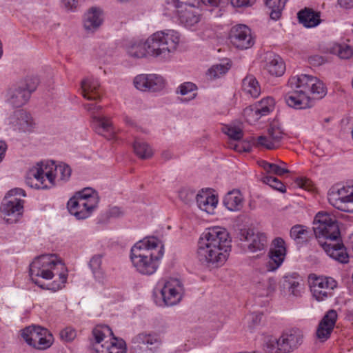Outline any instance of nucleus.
<instances>
[{
	"instance_id": "f257e3e1",
	"label": "nucleus",
	"mask_w": 353,
	"mask_h": 353,
	"mask_svg": "<svg viewBox=\"0 0 353 353\" xmlns=\"http://www.w3.org/2000/svg\"><path fill=\"white\" fill-rule=\"evenodd\" d=\"M231 250L229 232L224 228L214 226L206 228L201 234L196 254L203 265L217 268L225 264Z\"/></svg>"
},
{
	"instance_id": "f03ea898",
	"label": "nucleus",
	"mask_w": 353,
	"mask_h": 353,
	"mask_svg": "<svg viewBox=\"0 0 353 353\" xmlns=\"http://www.w3.org/2000/svg\"><path fill=\"white\" fill-rule=\"evenodd\" d=\"M65 265L54 254L37 256L30 265V276L33 283L42 289L58 291L67 281Z\"/></svg>"
},
{
	"instance_id": "7ed1b4c3",
	"label": "nucleus",
	"mask_w": 353,
	"mask_h": 353,
	"mask_svg": "<svg viewBox=\"0 0 353 353\" xmlns=\"http://www.w3.org/2000/svg\"><path fill=\"white\" fill-rule=\"evenodd\" d=\"M288 91L285 100L288 106L295 109H305L311 105L313 98L321 99L326 94L324 83L312 75L301 74L292 76L287 84Z\"/></svg>"
},
{
	"instance_id": "20e7f679",
	"label": "nucleus",
	"mask_w": 353,
	"mask_h": 353,
	"mask_svg": "<svg viewBox=\"0 0 353 353\" xmlns=\"http://www.w3.org/2000/svg\"><path fill=\"white\" fill-rule=\"evenodd\" d=\"M163 255V245L154 236H148L137 242L130 250V261L136 271L143 275L154 274Z\"/></svg>"
},
{
	"instance_id": "39448f33",
	"label": "nucleus",
	"mask_w": 353,
	"mask_h": 353,
	"mask_svg": "<svg viewBox=\"0 0 353 353\" xmlns=\"http://www.w3.org/2000/svg\"><path fill=\"white\" fill-rule=\"evenodd\" d=\"M70 167L65 163L54 165L53 163L40 161L28 170L26 184L35 189H50L57 181H67L71 176Z\"/></svg>"
},
{
	"instance_id": "423d86ee",
	"label": "nucleus",
	"mask_w": 353,
	"mask_h": 353,
	"mask_svg": "<svg viewBox=\"0 0 353 353\" xmlns=\"http://www.w3.org/2000/svg\"><path fill=\"white\" fill-rule=\"evenodd\" d=\"M180 34L174 30L157 31L148 38L149 50L152 57L161 60L168 59L177 48Z\"/></svg>"
},
{
	"instance_id": "0eeeda50",
	"label": "nucleus",
	"mask_w": 353,
	"mask_h": 353,
	"mask_svg": "<svg viewBox=\"0 0 353 353\" xmlns=\"http://www.w3.org/2000/svg\"><path fill=\"white\" fill-rule=\"evenodd\" d=\"M99 202L98 192L92 188H85L69 199L67 208L77 219H85L97 209Z\"/></svg>"
},
{
	"instance_id": "6e6552de",
	"label": "nucleus",
	"mask_w": 353,
	"mask_h": 353,
	"mask_svg": "<svg viewBox=\"0 0 353 353\" xmlns=\"http://www.w3.org/2000/svg\"><path fill=\"white\" fill-rule=\"evenodd\" d=\"M92 347L97 353H125L126 345L123 339L113 336L108 325H98L92 330Z\"/></svg>"
},
{
	"instance_id": "1a4fd4ad",
	"label": "nucleus",
	"mask_w": 353,
	"mask_h": 353,
	"mask_svg": "<svg viewBox=\"0 0 353 353\" xmlns=\"http://www.w3.org/2000/svg\"><path fill=\"white\" fill-rule=\"evenodd\" d=\"M314 232L320 243L322 241L336 240L340 237V230L336 218L326 212H318L314 219Z\"/></svg>"
},
{
	"instance_id": "9d476101",
	"label": "nucleus",
	"mask_w": 353,
	"mask_h": 353,
	"mask_svg": "<svg viewBox=\"0 0 353 353\" xmlns=\"http://www.w3.org/2000/svg\"><path fill=\"white\" fill-rule=\"evenodd\" d=\"M159 292L162 297L157 304L160 306H172L179 303L183 296L184 288L181 281L177 279L170 278L166 281L158 283V287L155 289L154 294Z\"/></svg>"
},
{
	"instance_id": "9b49d317",
	"label": "nucleus",
	"mask_w": 353,
	"mask_h": 353,
	"mask_svg": "<svg viewBox=\"0 0 353 353\" xmlns=\"http://www.w3.org/2000/svg\"><path fill=\"white\" fill-rule=\"evenodd\" d=\"M328 201L341 211L353 212V182L341 188H332L328 192Z\"/></svg>"
},
{
	"instance_id": "f8f14e48",
	"label": "nucleus",
	"mask_w": 353,
	"mask_h": 353,
	"mask_svg": "<svg viewBox=\"0 0 353 353\" xmlns=\"http://www.w3.org/2000/svg\"><path fill=\"white\" fill-rule=\"evenodd\" d=\"M310 290L313 297L318 301H323L332 296V290L336 287V281L330 277L309 276Z\"/></svg>"
},
{
	"instance_id": "ddd939ff",
	"label": "nucleus",
	"mask_w": 353,
	"mask_h": 353,
	"mask_svg": "<svg viewBox=\"0 0 353 353\" xmlns=\"http://www.w3.org/2000/svg\"><path fill=\"white\" fill-rule=\"evenodd\" d=\"M133 83L141 92H157L165 88L166 81L157 74H141L134 77Z\"/></svg>"
},
{
	"instance_id": "4468645a",
	"label": "nucleus",
	"mask_w": 353,
	"mask_h": 353,
	"mask_svg": "<svg viewBox=\"0 0 353 353\" xmlns=\"http://www.w3.org/2000/svg\"><path fill=\"white\" fill-rule=\"evenodd\" d=\"M287 254L285 241L281 237L275 238L271 243L266 264L267 270L274 272L283 264Z\"/></svg>"
},
{
	"instance_id": "2eb2a0df",
	"label": "nucleus",
	"mask_w": 353,
	"mask_h": 353,
	"mask_svg": "<svg viewBox=\"0 0 353 353\" xmlns=\"http://www.w3.org/2000/svg\"><path fill=\"white\" fill-rule=\"evenodd\" d=\"M23 210V201L17 197H6L0 208L3 220L10 224L19 221L22 216Z\"/></svg>"
},
{
	"instance_id": "dca6fc26",
	"label": "nucleus",
	"mask_w": 353,
	"mask_h": 353,
	"mask_svg": "<svg viewBox=\"0 0 353 353\" xmlns=\"http://www.w3.org/2000/svg\"><path fill=\"white\" fill-rule=\"evenodd\" d=\"M283 130L276 124H272L268 129L267 133L257 137L255 145L267 150L278 148L284 139Z\"/></svg>"
},
{
	"instance_id": "f3484780",
	"label": "nucleus",
	"mask_w": 353,
	"mask_h": 353,
	"mask_svg": "<svg viewBox=\"0 0 353 353\" xmlns=\"http://www.w3.org/2000/svg\"><path fill=\"white\" fill-rule=\"evenodd\" d=\"M230 39L233 46L241 50L250 48L254 43L251 30L245 25L232 27L230 32Z\"/></svg>"
},
{
	"instance_id": "a211bd4d",
	"label": "nucleus",
	"mask_w": 353,
	"mask_h": 353,
	"mask_svg": "<svg viewBox=\"0 0 353 353\" xmlns=\"http://www.w3.org/2000/svg\"><path fill=\"white\" fill-rule=\"evenodd\" d=\"M241 240L248 243V248L252 252L264 250L267 248L266 235L261 232H254L252 230H241Z\"/></svg>"
},
{
	"instance_id": "6ab92c4d",
	"label": "nucleus",
	"mask_w": 353,
	"mask_h": 353,
	"mask_svg": "<svg viewBox=\"0 0 353 353\" xmlns=\"http://www.w3.org/2000/svg\"><path fill=\"white\" fill-rule=\"evenodd\" d=\"M10 119V123L14 130L31 132L35 127V123L31 115L23 110L14 112Z\"/></svg>"
},
{
	"instance_id": "aec40b11",
	"label": "nucleus",
	"mask_w": 353,
	"mask_h": 353,
	"mask_svg": "<svg viewBox=\"0 0 353 353\" xmlns=\"http://www.w3.org/2000/svg\"><path fill=\"white\" fill-rule=\"evenodd\" d=\"M320 245L326 254L332 259L342 263L348 262V254L343 244L339 242V239L327 241L320 240Z\"/></svg>"
},
{
	"instance_id": "412c9836",
	"label": "nucleus",
	"mask_w": 353,
	"mask_h": 353,
	"mask_svg": "<svg viewBox=\"0 0 353 353\" xmlns=\"http://www.w3.org/2000/svg\"><path fill=\"white\" fill-rule=\"evenodd\" d=\"M280 339V346L282 353H289L296 348L302 343L303 334L298 329H292L283 332Z\"/></svg>"
},
{
	"instance_id": "4be33fe9",
	"label": "nucleus",
	"mask_w": 353,
	"mask_h": 353,
	"mask_svg": "<svg viewBox=\"0 0 353 353\" xmlns=\"http://www.w3.org/2000/svg\"><path fill=\"white\" fill-rule=\"evenodd\" d=\"M177 8L178 17L180 23L188 28H194L201 20V14L199 9L190 3L185 4V8Z\"/></svg>"
},
{
	"instance_id": "5701e85b",
	"label": "nucleus",
	"mask_w": 353,
	"mask_h": 353,
	"mask_svg": "<svg viewBox=\"0 0 353 353\" xmlns=\"http://www.w3.org/2000/svg\"><path fill=\"white\" fill-rule=\"evenodd\" d=\"M337 316V313L334 310H330L325 314L319 322L316 330V334L318 339L321 341H325L330 338L334 327Z\"/></svg>"
},
{
	"instance_id": "b1692460",
	"label": "nucleus",
	"mask_w": 353,
	"mask_h": 353,
	"mask_svg": "<svg viewBox=\"0 0 353 353\" xmlns=\"http://www.w3.org/2000/svg\"><path fill=\"white\" fill-rule=\"evenodd\" d=\"M263 67L269 74L274 77H281L285 71V65L283 59L272 52L265 53Z\"/></svg>"
},
{
	"instance_id": "393cba45",
	"label": "nucleus",
	"mask_w": 353,
	"mask_h": 353,
	"mask_svg": "<svg viewBox=\"0 0 353 353\" xmlns=\"http://www.w3.org/2000/svg\"><path fill=\"white\" fill-rule=\"evenodd\" d=\"M274 108V99L268 97L244 110L245 114H252L256 119L269 114Z\"/></svg>"
},
{
	"instance_id": "a878e982",
	"label": "nucleus",
	"mask_w": 353,
	"mask_h": 353,
	"mask_svg": "<svg viewBox=\"0 0 353 353\" xmlns=\"http://www.w3.org/2000/svg\"><path fill=\"white\" fill-rule=\"evenodd\" d=\"M30 96L28 91L24 90V85H16L9 88L6 95V101L12 107L19 108L25 105Z\"/></svg>"
},
{
	"instance_id": "bb28decb",
	"label": "nucleus",
	"mask_w": 353,
	"mask_h": 353,
	"mask_svg": "<svg viewBox=\"0 0 353 353\" xmlns=\"http://www.w3.org/2000/svg\"><path fill=\"white\" fill-rule=\"evenodd\" d=\"M92 125L95 132L107 139H112L115 135V130L109 117L105 116H93Z\"/></svg>"
},
{
	"instance_id": "cd10ccee",
	"label": "nucleus",
	"mask_w": 353,
	"mask_h": 353,
	"mask_svg": "<svg viewBox=\"0 0 353 353\" xmlns=\"http://www.w3.org/2000/svg\"><path fill=\"white\" fill-rule=\"evenodd\" d=\"M198 207L208 214H214L218 203L217 197L208 190L199 192L196 197Z\"/></svg>"
},
{
	"instance_id": "c85d7f7f",
	"label": "nucleus",
	"mask_w": 353,
	"mask_h": 353,
	"mask_svg": "<svg viewBox=\"0 0 353 353\" xmlns=\"http://www.w3.org/2000/svg\"><path fill=\"white\" fill-rule=\"evenodd\" d=\"M132 343L140 349L154 350L161 345V340L156 334L141 333L132 339Z\"/></svg>"
},
{
	"instance_id": "c756f323",
	"label": "nucleus",
	"mask_w": 353,
	"mask_h": 353,
	"mask_svg": "<svg viewBox=\"0 0 353 353\" xmlns=\"http://www.w3.org/2000/svg\"><path fill=\"white\" fill-rule=\"evenodd\" d=\"M81 90L84 98L88 100H98L101 98L98 79L86 78L81 82Z\"/></svg>"
},
{
	"instance_id": "7c9ffc66",
	"label": "nucleus",
	"mask_w": 353,
	"mask_h": 353,
	"mask_svg": "<svg viewBox=\"0 0 353 353\" xmlns=\"http://www.w3.org/2000/svg\"><path fill=\"white\" fill-rule=\"evenodd\" d=\"M297 15L299 23L308 28L317 26L321 21L320 12L310 8H305L299 11Z\"/></svg>"
},
{
	"instance_id": "2f4dec72",
	"label": "nucleus",
	"mask_w": 353,
	"mask_h": 353,
	"mask_svg": "<svg viewBox=\"0 0 353 353\" xmlns=\"http://www.w3.org/2000/svg\"><path fill=\"white\" fill-rule=\"evenodd\" d=\"M223 204L230 211H239L243 205V197L239 190L228 192L224 197Z\"/></svg>"
},
{
	"instance_id": "473e14b6",
	"label": "nucleus",
	"mask_w": 353,
	"mask_h": 353,
	"mask_svg": "<svg viewBox=\"0 0 353 353\" xmlns=\"http://www.w3.org/2000/svg\"><path fill=\"white\" fill-rule=\"evenodd\" d=\"M102 21L101 10L92 8L85 15L83 26L86 30L93 32L101 25Z\"/></svg>"
},
{
	"instance_id": "72a5a7b5",
	"label": "nucleus",
	"mask_w": 353,
	"mask_h": 353,
	"mask_svg": "<svg viewBox=\"0 0 353 353\" xmlns=\"http://www.w3.org/2000/svg\"><path fill=\"white\" fill-rule=\"evenodd\" d=\"M149 43H148V39L145 42L138 41L131 43L127 47V52L129 56L134 58H143L146 55L152 57V53L150 52Z\"/></svg>"
},
{
	"instance_id": "f704fd0d",
	"label": "nucleus",
	"mask_w": 353,
	"mask_h": 353,
	"mask_svg": "<svg viewBox=\"0 0 353 353\" xmlns=\"http://www.w3.org/2000/svg\"><path fill=\"white\" fill-rule=\"evenodd\" d=\"M243 91L253 98H256L261 94V87L253 75L246 76L242 81Z\"/></svg>"
},
{
	"instance_id": "c9c22d12",
	"label": "nucleus",
	"mask_w": 353,
	"mask_h": 353,
	"mask_svg": "<svg viewBox=\"0 0 353 353\" xmlns=\"http://www.w3.org/2000/svg\"><path fill=\"white\" fill-rule=\"evenodd\" d=\"M44 329L34 325L27 327L21 331V336L29 345L33 347V344L38 343L40 337L42 336L43 332L40 330Z\"/></svg>"
},
{
	"instance_id": "e433bc0d",
	"label": "nucleus",
	"mask_w": 353,
	"mask_h": 353,
	"mask_svg": "<svg viewBox=\"0 0 353 353\" xmlns=\"http://www.w3.org/2000/svg\"><path fill=\"white\" fill-rule=\"evenodd\" d=\"M284 283L285 285H287L290 294L296 297L301 295L303 288L301 279L296 273L285 276Z\"/></svg>"
},
{
	"instance_id": "4c0bfd02",
	"label": "nucleus",
	"mask_w": 353,
	"mask_h": 353,
	"mask_svg": "<svg viewBox=\"0 0 353 353\" xmlns=\"http://www.w3.org/2000/svg\"><path fill=\"white\" fill-rule=\"evenodd\" d=\"M134 153L141 159H145L152 157L153 152L150 146L145 141L136 139L133 143Z\"/></svg>"
},
{
	"instance_id": "58836bf2",
	"label": "nucleus",
	"mask_w": 353,
	"mask_h": 353,
	"mask_svg": "<svg viewBox=\"0 0 353 353\" xmlns=\"http://www.w3.org/2000/svg\"><path fill=\"white\" fill-rule=\"evenodd\" d=\"M266 6L270 10V16L272 19L278 20L285 7V0H264Z\"/></svg>"
},
{
	"instance_id": "ea45409f",
	"label": "nucleus",
	"mask_w": 353,
	"mask_h": 353,
	"mask_svg": "<svg viewBox=\"0 0 353 353\" xmlns=\"http://www.w3.org/2000/svg\"><path fill=\"white\" fill-rule=\"evenodd\" d=\"M275 288V280L272 278H270L263 280L256 285V292L259 296H267L272 293Z\"/></svg>"
},
{
	"instance_id": "a19ab883",
	"label": "nucleus",
	"mask_w": 353,
	"mask_h": 353,
	"mask_svg": "<svg viewBox=\"0 0 353 353\" xmlns=\"http://www.w3.org/2000/svg\"><path fill=\"white\" fill-rule=\"evenodd\" d=\"M102 256L101 254L94 255L89 263V266L95 277L99 281H103L105 276L101 268Z\"/></svg>"
},
{
	"instance_id": "79ce46f5",
	"label": "nucleus",
	"mask_w": 353,
	"mask_h": 353,
	"mask_svg": "<svg viewBox=\"0 0 353 353\" xmlns=\"http://www.w3.org/2000/svg\"><path fill=\"white\" fill-rule=\"evenodd\" d=\"M310 231L307 227L303 225H295L290 229V237L294 239L296 243H301L305 241L309 236Z\"/></svg>"
},
{
	"instance_id": "37998d69",
	"label": "nucleus",
	"mask_w": 353,
	"mask_h": 353,
	"mask_svg": "<svg viewBox=\"0 0 353 353\" xmlns=\"http://www.w3.org/2000/svg\"><path fill=\"white\" fill-rule=\"evenodd\" d=\"M260 165L268 172L276 174L278 176H282L284 174L289 173L290 170L285 167H282L280 165L276 163H272L263 161L261 162Z\"/></svg>"
},
{
	"instance_id": "c03bdc74",
	"label": "nucleus",
	"mask_w": 353,
	"mask_h": 353,
	"mask_svg": "<svg viewBox=\"0 0 353 353\" xmlns=\"http://www.w3.org/2000/svg\"><path fill=\"white\" fill-rule=\"evenodd\" d=\"M43 332L42 336L40 337L38 343H34L33 347L39 349L45 350L51 346L53 343L52 334L47 330H40Z\"/></svg>"
},
{
	"instance_id": "a18cd8bd",
	"label": "nucleus",
	"mask_w": 353,
	"mask_h": 353,
	"mask_svg": "<svg viewBox=\"0 0 353 353\" xmlns=\"http://www.w3.org/2000/svg\"><path fill=\"white\" fill-rule=\"evenodd\" d=\"M230 65L227 63H220L212 65L208 71V75L210 79H216L225 74L230 69Z\"/></svg>"
},
{
	"instance_id": "49530a36",
	"label": "nucleus",
	"mask_w": 353,
	"mask_h": 353,
	"mask_svg": "<svg viewBox=\"0 0 353 353\" xmlns=\"http://www.w3.org/2000/svg\"><path fill=\"white\" fill-rule=\"evenodd\" d=\"M280 339L270 336L267 339L265 343V350L268 353H282L280 346Z\"/></svg>"
},
{
	"instance_id": "de8ad7c7",
	"label": "nucleus",
	"mask_w": 353,
	"mask_h": 353,
	"mask_svg": "<svg viewBox=\"0 0 353 353\" xmlns=\"http://www.w3.org/2000/svg\"><path fill=\"white\" fill-rule=\"evenodd\" d=\"M333 52L343 59H350L353 55L352 49L347 45H336L333 48Z\"/></svg>"
},
{
	"instance_id": "09e8293b",
	"label": "nucleus",
	"mask_w": 353,
	"mask_h": 353,
	"mask_svg": "<svg viewBox=\"0 0 353 353\" xmlns=\"http://www.w3.org/2000/svg\"><path fill=\"white\" fill-rule=\"evenodd\" d=\"M222 131L234 141L240 140L243 137V131L236 126L224 125Z\"/></svg>"
},
{
	"instance_id": "8fccbe9b",
	"label": "nucleus",
	"mask_w": 353,
	"mask_h": 353,
	"mask_svg": "<svg viewBox=\"0 0 353 353\" xmlns=\"http://www.w3.org/2000/svg\"><path fill=\"white\" fill-rule=\"evenodd\" d=\"M263 181L269 185L272 188L281 192H285L286 191V188L285 185L279 181L277 178L272 176H265L263 179Z\"/></svg>"
},
{
	"instance_id": "3c124183",
	"label": "nucleus",
	"mask_w": 353,
	"mask_h": 353,
	"mask_svg": "<svg viewBox=\"0 0 353 353\" xmlns=\"http://www.w3.org/2000/svg\"><path fill=\"white\" fill-rule=\"evenodd\" d=\"M39 84V79L37 77H27L25 80L19 85H24V90L29 92L30 95L34 92Z\"/></svg>"
},
{
	"instance_id": "603ef678",
	"label": "nucleus",
	"mask_w": 353,
	"mask_h": 353,
	"mask_svg": "<svg viewBox=\"0 0 353 353\" xmlns=\"http://www.w3.org/2000/svg\"><path fill=\"white\" fill-rule=\"evenodd\" d=\"M76 336V330L70 327H67L60 332V337L64 342H71Z\"/></svg>"
},
{
	"instance_id": "864d4df0",
	"label": "nucleus",
	"mask_w": 353,
	"mask_h": 353,
	"mask_svg": "<svg viewBox=\"0 0 353 353\" xmlns=\"http://www.w3.org/2000/svg\"><path fill=\"white\" fill-rule=\"evenodd\" d=\"M196 90V86L192 82H185L179 85L178 88L177 93L181 95H186Z\"/></svg>"
},
{
	"instance_id": "5fc2aeb1",
	"label": "nucleus",
	"mask_w": 353,
	"mask_h": 353,
	"mask_svg": "<svg viewBox=\"0 0 353 353\" xmlns=\"http://www.w3.org/2000/svg\"><path fill=\"white\" fill-rule=\"evenodd\" d=\"M61 4L65 10L74 12L77 9L79 2L78 0H62Z\"/></svg>"
},
{
	"instance_id": "6e6d98bb",
	"label": "nucleus",
	"mask_w": 353,
	"mask_h": 353,
	"mask_svg": "<svg viewBox=\"0 0 353 353\" xmlns=\"http://www.w3.org/2000/svg\"><path fill=\"white\" fill-rule=\"evenodd\" d=\"M256 0H232V4L235 7H248L252 6Z\"/></svg>"
},
{
	"instance_id": "4d7b16f0",
	"label": "nucleus",
	"mask_w": 353,
	"mask_h": 353,
	"mask_svg": "<svg viewBox=\"0 0 353 353\" xmlns=\"http://www.w3.org/2000/svg\"><path fill=\"white\" fill-rule=\"evenodd\" d=\"M17 195H21V196H26L25 191L21 188H14V189L10 190L8 193V198L15 197L14 196H17Z\"/></svg>"
},
{
	"instance_id": "13d9d810",
	"label": "nucleus",
	"mask_w": 353,
	"mask_h": 353,
	"mask_svg": "<svg viewBox=\"0 0 353 353\" xmlns=\"http://www.w3.org/2000/svg\"><path fill=\"white\" fill-rule=\"evenodd\" d=\"M298 185L302 188L310 190L312 187V182L307 179H301L298 182Z\"/></svg>"
},
{
	"instance_id": "bf43d9fd",
	"label": "nucleus",
	"mask_w": 353,
	"mask_h": 353,
	"mask_svg": "<svg viewBox=\"0 0 353 353\" xmlns=\"http://www.w3.org/2000/svg\"><path fill=\"white\" fill-rule=\"evenodd\" d=\"M84 108L88 111L93 113L99 111L102 108L101 105H97L93 103H86L84 105Z\"/></svg>"
},
{
	"instance_id": "052dcab7",
	"label": "nucleus",
	"mask_w": 353,
	"mask_h": 353,
	"mask_svg": "<svg viewBox=\"0 0 353 353\" xmlns=\"http://www.w3.org/2000/svg\"><path fill=\"white\" fill-rule=\"evenodd\" d=\"M341 7L348 9L353 7V0H338Z\"/></svg>"
},
{
	"instance_id": "680f3d73",
	"label": "nucleus",
	"mask_w": 353,
	"mask_h": 353,
	"mask_svg": "<svg viewBox=\"0 0 353 353\" xmlns=\"http://www.w3.org/2000/svg\"><path fill=\"white\" fill-rule=\"evenodd\" d=\"M7 150V145L3 141H0V163L2 162Z\"/></svg>"
},
{
	"instance_id": "e2e57ef3",
	"label": "nucleus",
	"mask_w": 353,
	"mask_h": 353,
	"mask_svg": "<svg viewBox=\"0 0 353 353\" xmlns=\"http://www.w3.org/2000/svg\"><path fill=\"white\" fill-rule=\"evenodd\" d=\"M261 314H252L250 315L249 319L252 320L253 321V326L259 324L261 320Z\"/></svg>"
},
{
	"instance_id": "0e129e2a",
	"label": "nucleus",
	"mask_w": 353,
	"mask_h": 353,
	"mask_svg": "<svg viewBox=\"0 0 353 353\" xmlns=\"http://www.w3.org/2000/svg\"><path fill=\"white\" fill-rule=\"evenodd\" d=\"M221 0H201V1L210 6L217 7L220 4Z\"/></svg>"
},
{
	"instance_id": "69168bd1",
	"label": "nucleus",
	"mask_w": 353,
	"mask_h": 353,
	"mask_svg": "<svg viewBox=\"0 0 353 353\" xmlns=\"http://www.w3.org/2000/svg\"><path fill=\"white\" fill-rule=\"evenodd\" d=\"M162 158L165 160H169L170 159H172V154L170 152V151H163L162 152Z\"/></svg>"
},
{
	"instance_id": "338daca9",
	"label": "nucleus",
	"mask_w": 353,
	"mask_h": 353,
	"mask_svg": "<svg viewBox=\"0 0 353 353\" xmlns=\"http://www.w3.org/2000/svg\"><path fill=\"white\" fill-rule=\"evenodd\" d=\"M188 0H176L174 2V6L176 8H179L181 7V4H187L188 3Z\"/></svg>"
},
{
	"instance_id": "774afa93",
	"label": "nucleus",
	"mask_w": 353,
	"mask_h": 353,
	"mask_svg": "<svg viewBox=\"0 0 353 353\" xmlns=\"http://www.w3.org/2000/svg\"><path fill=\"white\" fill-rule=\"evenodd\" d=\"M110 213L112 215L119 216L121 214V211L119 208L115 207L111 209Z\"/></svg>"
}]
</instances>
